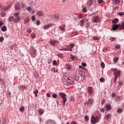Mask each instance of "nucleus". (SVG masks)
<instances>
[{
	"instance_id": "obj_64",
	"label": "nucleus",
	"mask_w": 124,
	"mask_h": 124,
	"mask_svg": "<svg viewBox=\"0 0 124 124\" xmlns=\"http://www.w3.org/2000/svg\"><path fill=\"white\" fill-rule=\"evenodd\" d=\"M3 22H2V21H0V27H1V26H2V25H3Z\"/></svg>"
},
{
	"instance_id": "obj_54",
	"label": "nucleus",
	"mask_w": 124,
	"mask_h": 124,
	"mask_svg": "<svg viewBox=\"0 0 124 124\" xmlns=\"http://www.w3.org/2000/svg\"><path fill=\"white\" fill-rule=\"evenodd\" d=\"M4 40V38L3 37H0V42H2Z\"/></svg>"
},
{
	"instance_id": "obj_26",
	"label": "nucleus",
	"mask_w": 124,
	"mask_h": 124,
	"mask_svg": "<svg viewBox=\"0 0 124 124\" xmlns=\"http://www.w3.org/2000/svg\"><path fill=\"white\" fill-rule=\"evenodd\" d=\"M123 111H124V109H123V108H119L117 109V113H121L123 112Z\"/></svg>"
},
{
	"instance_id": "obj_23",
	"label": "nucleus",
	"mask_w": 124,
	"mask_h": 124,
	"mask_svg": "<svg viewBox=\"0 0 124 124\" xmlns=\"http://www.w3.org/2000/svg\"><path fill=\"white\" fill-rule=\"evenodd\" d=\"M7 30V28H6V26H3L1 28V30L2 31H6Z\"/></svg>"
},
{
	"instance_id": "obj_11",
	"label": "nucleus",
	"mask_w": 124,
	"mask_h": 124,
	"mask_svg": "<svg viewBox=\"0 0 124 124\" xmlns=\"http://www.w3.org/2000/svg\"><path fill=\"white\" fill-rule=\"evenodd\" d=\"M58 30H61L63 32L65 31V25H62L59 27Z\"/></svg>"
},
{
	"instance_id": "obj_4",
	"label": "nucleus",
	"mask_w": 124,
	"mask_h": 124,
	"mask_svg": "<svg viewBox=\"0 0 124 124\" xmlns=\"http://www.w3.org/2000/svg\"><path fill=\"white\" fill-rule=\"evenodd\" d=\"M99 122V118H98L97 116L95 117L94 115H93L91 117V123L92 124H97Z\"/></svg>"
},
{
	"instance_id": "obj_27",
	"label": "nucleus",
	"mask_w": 124,
	"mask_h": 124,
	"mask_svg": "<svg viewBox=\"0 0 124 124\" xmlns=\"http://www.w3.org/2000/svg\"><path fill=\"white\" fill-rule=\"evenodd\" d=\"M80 26L81 27H84V19H82L80 21Z\"/></svg>"
},
{
	"instance_id": "obj_58",
	"label": "nucleus",
	"mask_w": 124,
	"mask_h": 124,
	"mask_svg": "<svg viewBox=\"0 0 124 124\" xmlns=\"http://www.w3.org/2000/svg\"><path fill=\"white\" fill-rule=\"evenodd\" d=\"M111 96L112 97H115V96H116V93H112L111 94Z\"/></svg>"
},
{
	"instance_id": "obj_33",
	"label": "nucleus",
	"mask_w": 124,
	"mask_h": 124,
	"mask_svg": "<svg viewBox=\"0 0 124 124\" xmlns=\"http://www.w3.org/2000/svg\"><path fill=\"white\" fill-rule=\"evenodd\" d=\"M14 20V16H10L9 18V22H12Z\"/></svg>"
},
{
	"instance_id": "obj_19",
	"label": "nucleus",
	"mask_w": 124,
	"mask_h": 124,
	"mask_svg": "<svg viewBox=\"0 0 124 124\" xmlns=\"http://www.w3.org/2000/svg\"><path fill=\"white\" fill-rule=\"evenodd\" d=\"M73 77L74 80L76 81H79V79H80V77L79 76L75 75Z\"/></svg>"
},
{
	"instance_id": "obj_37",
	"label": "nucleus",
	"mask_w": 124,
	"mask_h": 124,
	"mask_svg": "<svg viewBox=\"0 0 124 124\" xmlns=\"http://www.w3.org/2000/svg\"><path fill=\"white\" fill-rule=\"evenodd\" d=\"M118 9H119V7H118V6H116L113 8V11H116V10H118Z\"/></svg>"
},
{
	"instance_id": "obj_21",
	"label": "nucleus",
	"mask_w": 124,
	"mask_h": 124,
	"mask_svg": "<svg viewBox=\"0 0 124 124\" xmlns=\"http://www.w3.org/2000/svg\"><path fill=\"white\" fill-rule=\"evenodd\" d=\"M110 118H111V115L108 113L106 115V117H105V119H106V120H110Z\"/></svg>"
},
{
	"instance_id": "obj_9",
	"label": "nucleus",
	"mask_w": 124,
	"mask_h": 124,
	"mask_svg": "<svg viewBox=\"0 0 124 124\" xmlns=\"http://www.w3.org/2000/svg\"><path fill=\"white\" fill-rule=\"evenodd\" d=\"M50 18H52L53 20H58L60 18L59 14H53L52 16H50Z\"/></svg>"
},
{
	"instance_id": "obj_45",
	"label": "nucleus",
	"mask_w": 124,
	"mask_h": 124,
	"mask_svg": "<svg viewBox=\"0 0 124 124\" xmlns=\"http://www.w3.org/2000/svg\"><path fill=\"white\" fill-rule=\"evenodd\" d=\"M75 45H74V44H70L69 46H70V48H71L72 49V48H73V47H74Z\"/></svg>"
},
{
	"instance_id": "obj_6",
	"label": "nucleus",
	"mask_w": 124,
	"mask_h": 124,
	"mask_svg": "<svg viewBox=\"0 0 124 124\" xmlns=\"http://www.w3.org/2000/svg\"><path fill=\"white\" fill-rule=\"evenodd\" d=\"M71 78L70 77H66V79L68 83H69V84H71V85H74V84H75V81L71 80Z\"/></svg>"
},
{
	"instance_id": "obj_3",
	"label": "nucleus",
	"mask_w": 124,
	"mask_h": 124,
	"mask_svg": "<svg viewBox=\"0 0 124 124\" xmlns=\"http://www.w3.org/2000/svg\"><path fill=\"white\" fill-rule=\"evenodd\" d=\"M111 70L113 72V75L115 77H120L122 73L121 70H118L117 68H111Z\"/></svg>"
},
{
	"instance_id": "obj_62",
	"label": "nucleus",
	"mask_w": 124,
	"mask_h": 124,
	"mask_svg": "<svg viewBox=\"0 0 124 124\" xmlns=\"http://www.w3.org/2000/svg\"><path fill=\"white\" fill-rule=\"evenodd\" d=\"M90 27V23H87L85 25V28H89Z\"/></svg>"
},
{
	"instance_id": "obj_2",
	"label": "nucleus",
	"mask_w": 124,
	"mask_h": 124,
	"mask_svg": "<svg viewBox=\"0 0 124 124\" xmlns=\"http://www.w3.org/2000/svg\"><path fill=\"white\" fill-rule=\"evenodd\" d=\"M60 97H62L63 100V105H65V102L67 101V97H66V94L64 93L60 92L58 93Z\"/></svg>"
},
{
	"instance_id": "obj_13",
	"label": "nucleus",
	"mask_w": 124,
	"mask_h": 124,
	"mask_svg": "<svg viewBox=\"0 0 124 124\" xmlns=\"http://www.w3.org/2000/svg\"><path fill=\"white\" fill-rule=\"evenodd\" d=\"M53 24L49 23L46 25H45L44 26V30H47V29H49V28H50L51 27H53Z\"/></svg>"
},
{
	"instance_id": "obj_42",
	"label": "nucleus",
	"mask_w": 124,
	"mask_h": 124,
	"mask_svg": "<svg viewBox=\"0 0 124 124\" xmlns=\"http://www.w3.org/2000/svg\"><path fill=\"white\" fill-rule=\"evenodd\" d=\"M110 41H115V40H116V38L115 37H110Z\"/></svg>"
},
{
	"instance_id": "obj_35",
	"label": "nucleus",
	"mask_w": 124,
	"mask_h": 124,
	"mask_svg": "<svg viewBox=\"0 0 124 124\" xmlns=\"http://www.w3.org/2000/svg\"><path fill=\"white\" fill-rule=\"evenodd\" d=\"M100 64H101V66L102 68H105V64L104 63V62H102Z\"/></svg>"
},
{
	"instance_id": "obj_63",
	"label": "nucleus",
	"mask_w": 124,
	"mask_h": 124,
	"mask_svg": "<svg viewBox=\"0 0 124 124\" xmlns=\"http://www.w3.org/2000/svg\"><path fill=\"white\" fill-rule=\"evenodd\" d=\"M78 19H82L83 18V15H80L79 16H78Z\"/></svg>"
},
{
	"instance_id": "obj_10",
	"label": "nucleus",
	"mask_w": 124,
	"mask_h": 124,
	"mask_svg": "<svg viewBox=\"0 0 124 124\" xmlns=\"http://www.w3.org/2000/svg\"><path fill=\"white\" fill-rule=\"evenodd\" d=\"M49 43L51 45H52V46H55L56 45V43H58V41L57 40H52L51 39Z\"/></svg>"
},
{
	"instance_id": "obj_43",
	"label": "nucleus",
	"mask_w": 124,
	"mask_h": 124,
	"mask_svg": "<svg viewBox=\"0 0 124 124\" xmlns=\"http://www.w3.org/2000/svg\"><path fill=\"white\" fill-rule=\"evenodd\" d=\"M82 12H84V13H86L87 12V9L86 7H84L82 8Z\"/></svg>"
},
{
	"instance_id": "obj_36",
	"label": "nucleus",
	"mask_w": 124,
	"mask_h": 124,
	"mask_svg": "<svg viewBox=\"0 0 124 124\" xmlns=\"http://www.w3.org/2000/svg\"><path fill=\"white\" fill-rule=\"evenodd\" d=\"M105 81V79H104V78H100V82H101V83H103Z\"/></svg>"
},
{
	"instance_id": "obj_57",
	"label": "nucleus",
	"mask_w": 124,
	"mask_h": 124,
	"mask_svg": "<svg viewBox=\"0 0 124 124\" xmlns=\"http://www.w3.org/2000/svg\"><path fill=\"white\" fill-rule=\"evenodd\" d=\"M100 111L102 113H104V112H105V109H104V108H101Z\"/></svg>"
},
{
	"instance_id": "obj_32",
	"label": "nucleus",
	"mask_w": 124,
	"mask_h": 124,
	"mask_svg": "<svg viewBox=\"0 0 124 124\" xmlns=\"http://www.w3.org/2000/svg\"><path fill=\"white\" fill-rule=\"evenodd\" d=\"M66 67L68 70H70L72 69V67L68 64H66Z\"/></svg>"
},
{
	"instance_id": "obj_40",
	"label": "nucleus",
	"mask_w": 124,
	"mask_h": 124,
	"mask_svg": "<svg viewBox=\"0 0 124 124\" xmlns=\"http://www.w3.org/2000/svg\"><path fill=\"white\" fill-rule=\"evenodd\" d=\"M71 59L72 61H74V59H75V56H74V55L71 54Z\"/></svg>"
},
{
	"instance_id": "obj_15",
	"label": "nucleus",
	"mask_w": 124,
	"mask_h": 124,
	"mask_svg": "<svg viewBox=\"0 0 124 124\" xmlns=\"http://www.w3.org/2000/svg\"><path fill=\"white\" fill-rule=\"evenodd\" d=\"M37 15L39 16V17H41V16H43V13L41 11H37L36 12Z\"/></svg>"
},
{
	"instance_id": "obj_29",
	"label": "nucleus",
	"mask_w": 124,
	"mask_h": 124,
	"mask_svg": "<svg viewBox=\"0 0 124 124\" xmlns=\"http://www.w3.org/2000/svg\"><path fill=\"white\" fill-rule=\"evenodd\" d=\"M120 2L121 0H113V3H115L116 4L118 3H120Z\"/></svg>"
},
{
	"instance_id": "obj_24",
	"label": "nucleus",
	"mask_w": 124,
	"mask_h": 124,
	"mask_svg": "<svg viewBox=\"0 0 124 124\" xmlns=\"http://www.w3.org/2000/svg\"><path fill=\"white\" fill-rule=\"evenodd\" d=\"M20 17H17L15 18L14 22H15V23H19L20 22Z\"/></svg>"
},
{
	"instance_id": "obj_53",
	"label": "nucleus",
	"mask_w": 124,
	"mask_h": 124,
	"mask_svg": "<svg viewBox=\"0 0 124 124\" xmlns=\"http://www.w3.org/2000/svg\"><path fill=\"white\" fill-rule=\"evenodd\" d=\"M9 7H10V6H7L6 7H4V10H8V9L9 8Z\"/></svg>"
},
{
	"instance_id": "obj_16",
	"label": "nucleus",
	"mask_w": 124,
	"mask_h": 124,
	"mask_svg": "<svg viewBox=\"0 0 124 124\" xmlns=\"http://www.w3.org/2000/svg\"><path fill=\"white\" fill-rule=\"evenodd\" d=\"M106 111H110L111 110V105L108 104L106 106Z\"/></svg>"
},
{
	"instance_id": "obj_49",
	"label": "nucleus",
	"mask_w": 124,
	"mask_h": 124,
	"mask_svg": "<svg viewBox=\"0 0 124 124\" xmlns=\"http://www.w3.org/2000/svg\"><path fill=\"white\" fill-rule=\"evenodd\" d=\"M79 72H81V74H80V76H82L83 75V74L84 73V71L82 70H79Z\"/></svg>"
},
{
	"instance_id": "obj_56",
	"label": "nucleus",
	"mask_w": 124,
	"mask_h": 124,
	"mask_svg": "<svg viewBox=\"0 0 124 124\" xmlns=\"http://www.w3.org/2000/svg\"><path fill=\"white\" fill-rule=\"evenodd\" d=\"M57 64V61L54 60L53 62V65L55 66Z\"/></svg>"
},
{
	"instance_id": "obj_28",
	"label": "nucleus",
	"mask_w": 124,
	"mask_h": 124,
	"mask_svg": "<svg viewBox=\"0 0 124 124\" xmlns=\"http://www.w3.org/2000/svg\"><path fill=\"white\" fill-rule=\"evenodd\" d=\"M118 61H119V58L118 57H115L113 59V62H115V63L118 62Z\"/></svg>"
},
{
	"instance_id": "obj_31",
	"label": "nucleus",
	"mask_w": 124,
	"mask_h": 124,
	"mask_svg": "<svg viewBox=\"0 0 124 124\" xmlns=\"http://www.w3.org/2000/svg\"><path fill=\"white\" fill-rule=\"evenodd\" d=\"M38 112H39V114H40V115H43V113H44V111L42 109H39Z\"/></svg>"
},
{
	"instance_id": "obj_52",
	"label": "nucleus",
	"mask_w": 124,
	"mask_h": 124,
	"mask_svg": "<svg viewBox=\"0 0 124 124\" xmlns=\"http://www.w3.org/2000/svg\"><path fill=\"white\" fill-rule=\"evenodd\" d=\"M27 11H31V7L29 6L27 9Z\"/></svg>"
},
{
	"instance_id": "obj_34",
	"label": "nucleus",
	"mask_w": 124,
	"mask_h": 124,
	"mask_svg": "<svg viewBox=\"0 0 124 124\" xmlns=\"http://www.w3.org/2000/svg\"><path fill=\"white\" fill-rule=\"evenodd\" d=\"M120 48H121V45H115V49L116 50H118V49H120Z\"/></svg>"
},
{
	"instance_id": "obj_46",
	"label": "nucleus",
	"mask_w": 124,
	"mask_h": 124,
	"mask_svg": "<svg viewBox=\"0 0 124 124\" xmlns=\"http://www.w3.org/2000/svg\"><path fill=\"white\" fill-rule=\"evenodd\" d=\"M118 77H114V83L115 84H116V82H117V80L118 79Z\"/></svg>"
},
{
	"instance_id": "obj_48",
	"label": "nucleus",
	"mask_w": 124,
	"mask_h": 124,
	"mask_svg": "<svg viewBox=\"0 0 124 124\" xmlns=\"http://www.w3.org/2000/svg\"><path fill=\"white\" fill-rule=\"evenodd\" d=\"M105 103V99H103L102 102H101V105H102V106L104 105Z\"/></svg>"
},
{
	"instance_id": "obj_44",
	"label": "nucleus",
	"mask_w": 124,
	"mask_h": 124,
	"mask_svg": "<svg viewBox=\"0 0 124 124\" xmlns=\"http://www.w3.org/2000/svg\"><path fill=\"white\" fill-rule=\"evenodd\" d=\"M118 15L119 16H124V12H119L118 13Z\"/></svg>"
},
{
	"instance_id": "obj_50",
	"label": "nucleus",
	"mask_w": 124,
	"mask_h": 124,
	"mask_svg": "<svg viewBox=\"0 0 124 124\" xmlns=\"http://www.w3.org/2000/svg\"><path fill=\"white\" fill-rule=\"evenodd\" d=\"M31 19L32 21H35V19H36V17H35V16H31Z\"/></svg>"
},
{
	"instance_id": "obj_25",
	"label": "nucleus",
	"mask_w": 124,
	"mask_h": 124,
	"mask_svg": "<svg viewBox=\"0 0 124 124\" xmlns=\"http://www.w3.org/2000/svg\"><path fill=\"white\" fill-rule=\"evenodd\" d=\"M33 93H34V94H35V96H37V93H38V90L37 89H35L33 92Z\"/></svg>"
},
{
	"instance_id": "obj_60",
	"label": "nucleus",
	"mask_w": 124,
	"mask_h": 124,
	"mask_svg": "<svg viewBox=\"0 0 124 124\" xmlns=\"http://www.w3.org/2000/svg\"><path fill=\"white\" fill-rule=\"evenodd\" d=\"M99 39L98 37H93V40H98Z\"/></svg>"
},
{
	"instance_id": "obj_18",
	"label": "nucleus",
	"mask_w": 124,
	"mask_h": 124,
	"mask_svg": "<svg viewBox=\"0 0 124 124\" xmlns=\"http://www.w3.org/2000/svg\"><path fill=\"white\" fill-rule=\"evenodd\" d=\"M93 0H89L87 2L88 6H92V4H93Z\"/></svg>"
},
{
	"instance_id": "obj_12",
	"label": "nucleus",
	"mask_w": 124,
	"mask_h": 124,
	"mask_svg": "<svg viewBox=\"0 0 124 124\" xmlns=\"http://www.w3.org/2000/svg\"><path fill=\"white\" fill-rule=\"evenodd\" d=\"M15 8L16 10H19L21 9V7L20 6V4L19 2H17L15 4Z\"/></svg>"
},
{
	"instance_id": "obj_20",
	"label": "nucleus",
	"mask_w": 124,
	"mask_h": 124,
	"mask_svg": "<svg viewBox=\"0 0 124 124\" xmlns=\"http://www.w3.org/2000/svg\"><path fill=\"white\" fill-rule=\"evenodd\" d=\"M118 30H124V22H122L120 28H118Z\"/></svg>"
},
{
	"instance_id": "obj_51",
	"label": "nucleus",
	"mask_w": 124,
	"mask_h": 124,
	"mask_svg": "<svg viewBox=\"0 0 124 124\" xmlns=\"http://www.w3.org/2000/svg\"><path fill=\"white\" fill-rule=\"evenodd\" d=\"M84 119H85V121H87V122H88V121H89V116H85Z\"/></svg>"
},
{
	"instance_id": "obj_14",
	"label": "nucleus",
	"mask_w": 124,
	"mask_h": 124,
	"mask_svg": "<svg viewBox=\"0 0 124 124\" xmlns=\"http://www.w3.org/2000/svg\"><path fill=\"white\" fill-rule=\"evenodd\" d=\"M87 91L89 93H90V94H92V93H93V87H88Z\"/></svg>"
},
{
	"instance_id": "obj_22",
	"label": "nucleus",
	"mask_w": 124,
	"mask_h": 124,
	"mask_svg": "<svg viewBox=\"0 0 124 124\" xmlns=\"http://www.w3.org/2000/svg\"><path fill=\"white\" fill-rule=\"evenodd\" d=\"M112 24H117V23H119V19L115 18L112 21Z\"/></svg>"
},
{
	"instance_id": "obj_8",
	"label": "nucleus",
	"mask_w": 124,
	"mask_h": 124,
	"mask_svg": "<svg viewBox=\"0 0 124 124\" xmlns=\"http://www.w3.org/2000/svg\"><path fill=\"white\" fill-rule=\"evenodd\" d=\"M93 23H99V16H95L93 17Z\"/></svg>"
},
{
	"instance_id": "obj_59",
	"label": "nucleus",
	"mask_w": 124,
	"mask_h": 124,
	"mask_svg": "<svg viewBox=\"0 0 124 124\" xmlns=\"http://www.w3.org/2000/svg\"><path fill=\"white\" fill-rule=\"evenodd\" d=\"M57 94H52V97L53 98H57Z\"/></svg>"
},
{
	"instance_id": "obj_7",
	"label": "nucleus",
	"mask_w": 124,
	"mask_h": 124,
	"mask_svg": "<svg viewBox=\"0 0 124 124\" xmlns=\"http://www.w3.org/2000/svg\"><path fill=\"white\" fill-rule=\"evenodd\" d=\"M89 104L91 105H93V99H89L84 103V105H89Z\"/></svg>"
},
{
	"instance_id": "obj_5",
	"label": "nucleus",
	"mask_w": 124,
	"mask_h": 124,
	"mask_svg": "<svg viewBox=\"0 0 124 124\" xmlns=\"http://www.w3.org/2000/svg\"><path fill=\"white\" fill-rule=\"evenodd\" d=\"M121 27V24H119L118 25L117 24H112L111 25L112 30L114 31H117L118 30H119V28Z\"/></svg>"
},
{
	"instance_id": "obj_41",
	"label": "nucleus",
	"mask_w": 124,
	"mask_h": 124,
	"mask_svg": "<svg viewBox=\"0 0 124 124\" xmlns=\"http://www.w3.org/2000/svg\"><path fill=\"white\" fill-rule=\"evenodd\" d=\"M68 49H69V47H64L62 48L63 51H68Z\"/></svg>"
},
{
	"instance_id": "obj_55",
	"label": "nucleus",
	"mask_w": 124,
	"mask_h": 124,
	"mask_svg": "<svg viewBox=\"0 0 124 124\" xmlns=\"http://www.w3.org/2000/svg\"><path fill=\"white\" fill-rule=\"evenodd\" d=\"M70 101H74V97L71 96L70 98Z\"/></svg>"
},
{
	"instance_id": "obj_30",
	"label": "nucleus",
	"mask_w": 124,
	"mask_h": 124,
	"mask_svg": "<svg viewBox=\"0 0 124 124\" xmlns=\"http://www.w3.org/2000/svg\"><path fill=\"white\" fill-rule=\"evenodd\" d=\"M19 111H20V112H21V113H23V112H24V111H25V108L24 107H21L19 108Z\"/></svg>"
},
{
	"instance_id": "obj_38",
	"label": "nucleus",
	"mask_w": 124,
	"mask_h": 124,
	"mask_svg": "<svg viewBox=\"0 0 124 124\" xmlns=\"http://www.w3.org/2000/svg\"><path fill=\"white\" fill-rule=\"evenodd\" d=\"M26 88V86L25 85H21V86L19 87V89L20 90H24Z\"/></svg>"
},
{
	"instance_id": "obj_39",
	"label": "nucleus",
	"mask_w": 124,
	"mask_h": 124,
	"mask_svg": "<svg viewBox=\"0 0 124 124\" xmlns=\"http://www.w3.org/2000/svg\"><path fill=\"white\" fill-rule=\"evenodd\" d=\"M31 38H35L36 36L35 34H34V33H32L31 34Z\"/></svg>"
},
{
	"instance_id": "obj_1",
	"label": "nucleus",
	"mask_w": 124,
	"mask_h": 124,
	"mask_svg": "<svg viewBox=\"0 0 124 124\" xmlns=\"http://www.w3.org/2000/svg\"><path fill=\"white\" fill-rule=\"evenodd\" d=\"M29 52L31 58H33L36 57V49L34 46H31L29 49Z\"/></svg>"
},
{
	"instance_id": "obj_17",
	"label": "nucleus",
	"mask_w": 124,
	"mask_h": 124,
	"mask_svg": "<svg viewBox=\"0 0 124 124\" xmlns=\"http://www.w3.org/2000/svg\"><path fill=\"white\" fill-rule=\"evenodd\" d=\"M78 34V32H72L69 35L71 37H73L75 35H77Z\"/></svg>"
},
{
	"instance_id": "obj_47",
	"label": "nucleus",
	"mask_w": 124,
	"mask_h": 124,
	"mask_svg": "<svg viewBox=\"0 0 124 124\" xmlns=\"http://www.w3.org/2000/svg\"><path fill=\"white\" fill-rule=\"evenodd\" d=\"M20 15V13H16L14 14V16L15 17H18V15Z\"/></svg>"
},
{
	"instance_id": "obj_61",
	"label": "nucleus",
	"mask_w": 124,
	"mask_h": 124,
	"mask_svg": "<svg viewBox=\"0 0 124 124\" xmlns=\"http://www.w3.org/2000/svg\"><path fill=\"white\" fill-rule=\"evenodd\" d=\"M27 32H28V33H31V29H29L27 31Z\"/></svg>"
}]
</instances>
